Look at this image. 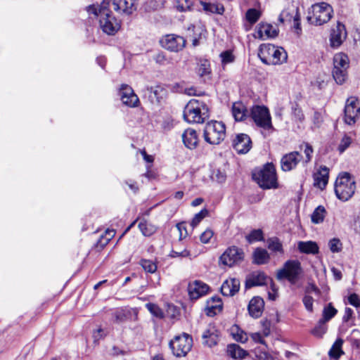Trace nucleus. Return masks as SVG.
<instances>
[{
    "label": "nucleus",
    "instance_id": "1",
    "mask_svg": "<svg viewBox=\"0 0 360 360\" xmlns=\"http://www.w3.org/2000/svg\"><path fill=\"white\" fill-rule=\"evenodd\" d=\"M86 11L97 17L100 29L108 35H115L121 27V22L109 8V0H103L100 5H90L86 7Z\"/></svg>",
    "mask_w": 360,
    "mask_h": 360
},
{
    "label": "nucleus",
    "instance_id": "2",
    "mask_svg": "<svg viewBox=\"0 0 360 360\" xmlns=\"http://www.w3.org/2000/svg\"><path fill=\"white\" fill-rule=\"evenodd\" d=\"M209 115L207 104L200 99L190 100L184 108V118L188 123H202Z\"/></svg>",
    "mask_w": 360,
    "mask_h": 360
},
{
    "label": "nucleus",
    "instance_id": "3",
    "mask_svg": "<svg viewBox=\"0 0 360 360\" xmlns=\"http://www.w3.org/2000/svg\"><path fill=\"white\" fill-rule=\"evenodd\" d=\"M303 275L304 270L301 262L297 259H289L278 270L276 278L280 281L286 279L291 285H296Z\"/></svg>",
    "mask_w": 360,
    "mask_h": 360
},
{
    "label": "nucleus",
    "instance_id": "4",
    "mask_svg": "<svg viewBox=\"0 0 360 360\" xmlns=\"http://www.w3.org/2000/svg\"><path fill=\"white\" fill-rule=\"evenodd\" d=\"M334 189L338 199L342 201H347L355 192V181L349 173H341L335 180Z\"/></svg>",
    "mask_w": 360,
    "mask_h": 360
},
{
    "label": "nucleus",
    "instance_id": "5",
    "mask_svg": "<svg viewBox=\"0 0 360 360\" xmlns=\"http://www.w3.org/2000/svg\"><path fill=\"white\" fill-rule=\"evenodd\" d=\"M333 9L326 3H317L311 6L307 17V21L314 25L319 26L328 22L332 18Z\"/></svg>",
    "mask_w": 360,
    "mask_h": 360
},
{
    "label": "nucleus",
    "instance_id": "6",
    "mask_svg": "<svg viewBox=\"0 0 360 360\" xmlns=\"http://www.w3.org/2000/svg\"><path fill=\"white\" fill-rule=\"evenodd\" d=\"M258 56L262 63L266 65L280 64L287 59V53L283 49H278L270 44H262Z\"/></svg>",
    "mask_w": 360,
    "mask_h": 360
},
{
    "label": "nucleus",
    "instance_id": "7",
    "mask_svg": "<svg viewBox=\"0 0 360 360\" xmlns=\"http://www.w3.org/2000/svg\"><path fill=\"white\" fill-rule=\"evenodd\" d=\"M252 176L262 188L269 189L277 186L276 169L272 163L266 164L262 169L254 172Z\"/></svg>",
    "mask_w": 360,
    "mask_h": 360
},
{
    "label": "nucleus",
    "instance_id": "8",
    "mask_svg": "<svg viewBox=\"0 0 360 360\" xmlns=\"http://www.w3.org/2000/svg\"><path fill=\"white\" fill-rule=\"evenodd\" d=\"M203 136L210 144L218 145L226 136V127L222 122L211 121L205 127Z\"/></svg>",
    "mask_w": 360,
    "mask_h": 360
},
{
    "label": "nucleus",
    "instance_id": "9",
    "mask_svg": "<svg viewBox=\"0 0 360 360\" xmlns=\"http://www.w3.org/2000/svg\"><path fill=\"white\" fill-rule=\"evenodd\" d=\"M348 56L340 52L333 57V77L338 84H342L347 79V69L349 68Z\"/></svg>",
    "mask_w": 360,
    "mask_h": 360
},
{
    "label": "nucleus",
    "instance_id": "10",
    "mask_svg": "<svg viewBox=\"0 0 360 360\" xmlns=\"http://www.w3.org/2000/svg\"><path fill=\"white\" fill-rule=\"evenodd\" d=\"M193 339L191 335L184 333L181 335L176 336L169 342V347L174 355L177 357L185 356L191 349Z\"/></svg>",
    "mask_w": 360,
    "mask_h": 360
},
{
    "label": "nucleus",
    "instance_id": "11",
    "mask_svg": "<svg viewBox=\"0 0 360 360\" xmlns=\"http://www.w3.org/2000/svg\"><path fill=\"white\" fill-rule=\"evenodd\" d=\"M245 252L242 248L233 245L229 247L219 257V264L233 267L244 260Z\"/></svg>",
    "mask_w": 360,
    "mask_h": 360
},
{
    "label": "nucleus",
    "instance_id": "12",
    "mask_svg": "<svg viewBox=\"0 0 360 360\" xmlns=\"http://www.w3.org/2000/svg\"><path fill=\"white\" fill-rule=\"evenodd\" d=\"M251 117L256 125L264 129L273 128L269 109L265 106L255 105L251 109Z\"/></svg>",
    "mask_w": 360,
    "mask_h": 360
},
{
    "label": "nucleus",
    "instance_id": "13",
    "mask_svg": "<svg viewBox=\"0 0 360 360\" xmlns=\"http://www.w3.org/2000/svg\"><path fill=\"white\" fill-rule=\"evenodd\" d=\"M186 39L179 35L169 34L163 36L160 43L162 48L172 52H178L186 46Z\"/></svg>",
    "mask_w": 360,
    "mask_h": 360
},
{
    "label": "nucleus",
    "instance_id": "14",
    "mask_svg": "<svg viewBox=\"0 0 360 360\" xmlns=\"http://www.w3.org/2000/svg\"><path fill=\"white\" fill-rule=\"evenodd\" d=\"M360 112V106L358 103V99L349 98L347 100L344 110V120L346 124H353L358 119V113Z\"/></svg>",
    "mask_w": 360,
    "mask_h": 360
},
{
    "label": "nucleus",
    "instance_id": "15",
    "mask_svg": "<svg viewBox=\"0 0 360 360\" xmlns=\"http://www.w3.org/2000/svg\"><path fill=\"white\" fill-rule=\"evenodd\" d=\"M347 31L345 25L338 22L335 27L332 28L330 34V46L333 49L340 47L346 39Z\"/></svg>",
    "mask_w": 360,
    "mask_h": 360
},
{
    "label": "nucleus",
    "instance_id": "16",
    "mask_svg": "<svg viewBox=\"0 0 360 360\" xmlns=\"http://www.w3.org/2000/svg\"><path fill=\"white\" fill-rule=\"evenodd\" d=\"M109 8L119 14L131 15L135 10L134 0H109Z\"/></svg>",
    "mask_w": 360,
    "mask_h": 360
},
{
    "label": "nucleus",
    "instance_id": "17",
    "mask_svg": "<svg viewBox=\"0 0 360 360\" xmlns=\"http://www.w3.org/2000/svg\"><path fill=\"white\" fill-rule=\"evenodd\" d=\"M210 288L204 282L198 280L190 282L188 285V292L191 300H196L207 295Z\"/></svg>",
    "mask_w": 360,
    "mask_h": 360
},
{
    "label": "nucleus",
    "instance_id": "18",
    "mask_svg": "<svg viewBox=\"0 0 360 360\" xmlns=\"http://www.w3.org/2000/svg\"><path fill=\"white\" fill-rule=\"evenodd\" d=\"M302 155L297 151H293L284 155L281 160V169L290 172L294 169L301 161Z\"/></svg>",
    "mask_w": 360,
    "mask_h": 360
},
{
    "label": "nucleus",
    "instance_id": "19",
    "mask_svg": "<svg viewBox=\"0 0 360 360\" xmlns=\"http://www.w3.org/2000/svg\"><path fill=\"white\" fill-rule=\"evenodd\" d=\"M120 95L122 103L127 106L135 107L139 102L132 88L127 84L121 85Z\"/></svg>",
    "mask_w": 360,
    "mask_h": 360
},
{
    "label": "nucleus",
    "instance_id": "20",
    "mask_svg": "<svg viewBox=\"0 0 360 360\" xmlns=\"http://www.w3.org/2000/svg\"><path fill=\"white\" fill-rule=\"evenodd\" d=\"M232 146L238 153L245 154L251 149L252 141L248 135L238 134L233 140Z\"/></svg>",
    "mask_w": 360,
    "mask_h": 360
},
{
    "label": "nucleus",
    "instance_id": "21",
    "mask_svg": "<svg viewBox=\"0 0 360 360\" xmlns=\"http://www.w3.org/2000/svg\"><path fill=\"white\" fill-rule=\"evenodd\" d=\"M314 186L321 190L325 189L329 179V168L321 165L313 174Z\"/></svg>",
    "mask_w": 360,
    "mask_h": 360
},
{
    "label": "nucleus",
    "instance_id": "22",
    "mask_svg": "<svg viewBox=\"0 0 360 360\" xmlns=\"http://www.w3.org/2000/svg\"><path fill=\"white\" fill-rule=\"evenodd\" d=\"M268 280L271 279L264 272L254 271L246 277L245 286L249 289L254 286L264 285Z\"/></svg>",
    "mask_w": 360,
    "mask_h": 360
},
{
    "label": "nucleus",
    "instance_id": "23",
    "mask_svg": "<svg viewBox=\"0 0 360 360\" xmlns=\"http://www.w3.org/2000/svg\"><path fill=\"white\" fill-rule=\"evenodd\" d=\"M219 333L213 325H209L202 335V344L212 347L217 345L219 340Z\"/></svg>",
    "mask_w": 360,
    "mask_h": 360
},
{
    "label": "nucleus",
    "instance_id": "24",
    "mask_svg": "<svg viewBox=\"0 0 360 360\" xmlns=\"http://www.w3.org/2000/svg\"><path fill=\"white\" fill-rule=\"evenodd\" d=\"M264 302L259 297H253L249 302L248 309L250 316L254 319L259 318L264 311Z\"/></svg>",
    "mask_w": 360,
    "mask_h": 360
},
{
    "label": "nucleus",
    "instance_id": "25",
    "mask_svg": "<svg viewBox=\"0 0 360 360\" xmlns=\"http://www.w3.org/2000/svg\"><path fill=\"white\" fill-rule=\"evenodd\" d=\"M240 289V281L237 278L226 280L221 285V292L224 296H233Z\"/></svg>",
    "mask_w": 360,
    "mask_h": 360
},
{
    "label": "nucleus",
    "instance_id": "26",
    "mask_svg": "<svg viewBox=\"0 0 360 360\" xmlns=\"http://www.w3.org/2000/svg\"><path fill=\"white\" fill-rule=\"evenodd\" d=\"M146 91L148 94L149 99L153 103H159L167 94V90L160 85L147 86Z\"/></svg>",
    "mask_w": 360,
    "mask_h": 360
},
{
    "label": "nucleus",
    "instance_id": "27",
    "mask_svg": "<svg viewBox=\"0 0 360 360\" xmlns=\"http://www.w3.org/2000/svg\"><path fill=\"white\" fill-rule=\"evenodd\" d=\"M257 37L264 39L266 38H274L277 36V30L270 24L259 23L257 31Z\"/></svg>",
    "mask_w": 360,
    "mask_h": 360
},
{
    "label": "nucleus",
    "instance_id": "28",
    "mask_svg": "<svg viewBox=\"0 0 360 360\" xmlns=\"http://www.w3.org/2000/svg\"><path fill=\"white\" fill-rule=\"evenodd\" d=\"M182 139L187 148L190 149L196 148L198 143V138L195 130L193 129H186L182 134Z\"/></svg>",
    "mask_w": 360,
    "mask_h": 360
},
{
    "label": "nucleus",
    "instance_id": "29",
    "mask_svg": "<svg viewBox=\"0 0 360 360\" xmlns=\"http://www.w3.org/2000/svg\"><path fill=\"white\" fill-rule=\"evenodd\" d=\"M222 309V302L219 297H213L207 302L206 314L213 316Z\"/></svg>",
    "mask_w": 360,
    "mask_h": 360
},
{
    "label": "nucleus",
    "instance_id": "30",
    "mask_svg": "<svg viewBox=\"0 0 360 360\" xmlns=\"http://www.w3.org/2000/svg\"><path fill=\"white\" fill-rule=\"evenodd\" d=\"M232 115L236 121H243L248 116V110L242 102L233 103L231 108Z\"/></svg>",
    "mask_w": 360,
    "mask_h": 360
},
{
    "label": "nucleus",
    "instance_id": "31",
    "mask_svg": "<svg viewBox=\"0 0 360 360\" xmlns=\"http://www.w3.org/2000/svg\"><path fill=\"white\" fill-rule=\"evenodd\" d=\"M226 353L228 356L234 359H243L248 355V352L237 344L229 345L226 348Z\"/></svg>",
    "mask_w": 360,
    "mask_h": 360
},
{
    "label": "nucleus",
    "instance_id": "32",
    "mask_svg": "<svg viewBox=\"0 0 360 360\" xmlns=\"http://www.w3.org/2000/svg\"><path fill=\"white\" fill-rule=\"evenodd\" d=\"M204 11L207 13H215L222 15L224 12V7L222 4L217 1L210 3L203 1H200Z\"/></svg>",
    "mask_w": 360,
    "mask_h": 360
},
{
    "label": "nucleus",
    "instance_id": "33",
    "mask_svg": "<svg viewBox=\"0 0 360 360\" xmlns=\"http://www.w3.org/2000/svg\"><path fill=\"white\" fill-rule=\"evenodd\" d=\"M297 249L302 253L315 255L319 252V246L316 242L300 241Z\"/></svg>",
    "mask_w": 360,
    "mask_h": 360
},
{
    "label": "nucleus",
    "instance_id": "34",
    "mask_svg": "<svg viewBox=\"0 0 360 360\" xmlns=\"http://www.w3.org/2000/svg\"><path fill=\"white\" fill-rule=\"evenodd\" d=\"M269 260V255L265 249L257 248L253 252V262L257 264H264Z\"/></svg>",
    "mask_w": 360,
    "mask_h": 360
},
{
    "label": "nucleus",
    "instance_id": "35",
    "mask_svg": "<svg viewBox=\"0 0 360 360\" xmlns=\"http://www.w3.org/2000/svg\"><path fill=\"white\" fill-rule=\"evenodd\" d=\"M343 340L340 338L336 340V341L332 345L330 349L328 352V355L331 359H338L343 354L342 346Z\"/></svg>",
    "mask_w": 360,
    "mask_h": 360
},
{
    "label": "nucleus",
    "instance_id": "36",
    "mask_svg": "<svg viewBox=\"0 0 360 360\" xmlns=\"http://www.w3.org/2000/svg\"><path fill=\"white\" fill-rule=\"evenodd\" d=\"M192 30V31L194 32V37L193 39V46H196L199 45V39L201 37V35H204V34L206 32V30L204 29L203 26L202 25H191L188 27V30Z\"/></svg>",
    "mask_w": 360,
    "mask_h": 360
},
{
    "label": "nucleus",
    "instance_id": "37",
    "mask_svg": "<svg viewBox=\"0 0 360 360\" xmlns=\"http://www.w3.org/2000/svg\"><path fill=\"white\" fill-rule=\"evenodd\" d=\"M326 321L320 319L314 329L311 330V334L317 338H322L327 331Z\"/></svg>",
    "mask_w": 360,
    "mask_h": 360
},
{
    "label": "nucleus",
    "instance_id": "38",
    "mask_svg": "<svg viewBox=\"0 0 360 360\" xmlns=\"http://www.w3.org/2000/svg\"><path fill=\"white\" fill-rule=\"evenodd\" d=\"M268 248L275 252H283V245L276 237L270 238L267 240Z\"/></svg>",
    "mask_w": 360,
    "mask_h": 360
},
{
    "label": "nucleus",
    "instance_id": "39",
    "mask_svg": "<svg viewBox=\"0 0 360 360\" xmlns=\"http://www.w3.org/2000/svg\"><path fill=\"white\" fill-rule=\"evenodd\" d=\"M326 209L323 206L317 207L311 214V221L314 224L321 223L325 217Z\"/></svg>",
    "mask_w": 360,
    "mask_h": 360
},
{
    "label": "nucleus",
    "instance_id": "40",
    "mask_svg": "<svg viewBox=\"0 0 360 360\" xmlns=\"http://www.w3.org/2000/svg\"><path fill=\"white\" fill-rule=\"evenodd\" d=\"M338 313V310L333 306L332 303L328 304L326 307H324L323 309L321 319L325 321H329L332 318H333Z\"/></svg>",
    "mask_w": 360,
    "mask_h": 360
},
{
    "label": "nucleus",
    "instance_id": "41",
    "mask_svg": "<svg viewBox=\"0 0 360 360\" xmlns=\"http://www.w3.org/2000/svg\"><path fill=\"white\" fill-rule=\"evenodd\" d=\"M246 240L249 243H252L255 241H263L264 233L262 229H254L248 235L245 236Z\"/></svg>",
    "mask_w": 360,
    "mask_h": 360
},
{
    "label": "nucleus",
    "instance_id": "42",
    "mask_svg": "<svg viewBox=\"0 0 360 360\" xmlns=\"http://www.w3.org/2000/svg\"><path fill=\"white\" fill-rule=\"evenodd\" d=\"M140 265L146 272L153 274L157 271V264L150 259H142L140 261Z\"/></svg>",
    "mask_w": 360,
    "mask_h": 360
},
{
    "label": "nucleus",
    "instance_id": "43",
    "mask_svg": "<svg viewBox=\"0 0 360 360\" xmlns=\"http://www.w3.org/2000/svg\"><path fill=\"white\" fill-rule=\"evenodd\" d=\"M195 0H178L176 8L181 12L191 11Z\"/></svg>",
    "mask_w": 360,
    "mask_h": 360
},
{
    "label": "nucleus",
    "instance_id": "44",
    "mask_svg": "<svg viewBox=\"0 0 360 360\" xmlns=\"http://www.w3.org/2000/svg\"><path fill=\"white\" fill-rule=\"evenodd\" d=\"M195 0H178L176 8L181 12L191 11Z\"/></svg>",
    "mask_w": 360,
    "mask_h": 360
},
{
    "label": "nucleus",
    "instance_id": "45",
    "mask_svg": "<svg viewBox=\"0 0 360 360\" xmlns=\"http://www.w3.org/2000/svg\"><path fill=\"white\" fill-rule=\"evenodd\" d=\"M148 311L155 317L162 319L165 316L164 312L157 304L148 303L146 304Z\"/></svg>",
    "mask_w": 360,
    "mask_h": 360
},
{
    "label": "nucleus",
    "instance_id": "46",
    "mask_svg": "<svg viewBox=\"0 0 360 360\" xmlns=\"http://www.w3.org/2000/svg\"><path fill=\"white\" fill-rule=\"evenodd\" d=\"M208 210L204 208L200 212L195 214L191 222V226L193 228L195 227L205 217L208 215Z\"/></svg>",
    "mask_w": 360,
    "mask_h": 360
},
{
    "label": "nucleus",
    "instance_id": "47",
    "mask_svg": "<svg viewBox=\"0 0 360 360\" xmlns=\"http://www.w3.org/2000/svg\"><path fill=\"white\" fill-rule=\"evenodd\" d=\"M260 15L257 9L250 8L246 12V19L250 24H254L259 20Z\"/></svg>",
    "mask_w": 360,
    "mask_h": 360
},
{
    "label": "nucleus",
    "instance_id": "48",
    "mask_svg": "<svg viewBox=\"0 0 360 360\" xmlns=\"http://www.w3.org/2000/svg\"><path fill=\"white\" fill-rule=\"evenodd\" d=\"M292 115L295 121L302 122L304 116L297 103H293L291 107Z\"/></svg>",
    "mask_w": 360,
    "mask_h": 360
},
{
    "label": "nucleus",
    "instance_id": "49",
    "mask_svg": "<svg viewBox=\"0 0 360 360\" xmlns=\"http://www.w3.org/2000/svg\"><path fill=\"white\" fill-rule=\"evenodd\" d=\"M300 147H304V153L305 155V159L303 160V163L307 165L311 161L312 158V153L314 151L312 146L308 143H304Z\"/></svg>",
    "mask_w": 360,
    "mask_h": 360
},
{
    "label": "nucleus",
    "instance_id": "50",
    "mask_svg": "<svg viewBox=\"0 0 360 360\" xmlns=\"http://www.w3.org/2000/svg\"><path fill=\"white\" fill-rule=\"evenodd\" d=\"M328 247L332 252H339L342 248V245L340 239L334 238L329 240Z\"/></svg>",
    "mask_w": 360,
    "mask_h": 360
},
{
    "label": "nucleus",
    "instance_id": "51",
    "mask_svg": "<svg viewBox=\"0 0 360 360\" xmlns=\"http://www.w3.org/2000/svg\"><path fill=\"white\" fill-rule=\"evenodd\" d=\"M198 72L200 76L207 75L210 73V63L208 60H201Z\"/></svg>",
    "mask_w": 360,
    "mask_h": 360
},
{
    "label": "nucleus",
    "instance_id": "52",
    "mask_svg": "<svg viewBox=\"0 0 360 360\" xmlns=\"http://www.w3.org/2000/svg\"><path fill=\"white\" fill-rule=\"evenodd\" d=\"M352 139L347 135H345L342 139L340 143L338 146L340 153H343L351 144Z\"/></svg>",
    "mask_w": 360,
    "mask_h": 360
},
{
    "label": "nucleus",
    "instance_id": "53",
    "mask_svg": "<svg viewBox=\"0 0 360 360\" xmlns=\"http://www.w3.org/2000/svg\"><path fill=\"white\" fill-rule=\"evenodd\" d=\"M302 302L304 305L305 309L309 311H313V304H314V299L311 296L309 295H305L302 298Z\"/></svg>",
    "mask_w": 360,
    "mask_h": 360
},
{
    "label": "nucleus",
    "instance_id": "54",
    "mask_svg": "<svg viewBox=\"0 0 360 360\" xmlns=\"http://www.w3.org/2000/svg\"><path fill=\"white\" fill-rule=\"evenodd\" d=\"M220 57L221 58V62L224 64H227L233 62L234 56L232 54L231 51H226L222 52L220 54Z\"/></svg>",
    "mask_w": 360,
    "mask_h": 360
},
{
    "label": "nucleus",
    "instance_id": "55",
    "mask_svg": "<svg viewBox=\"0 0 360 360\" xmlns=\"http://www.w3.org/2000/svg\"><path fill=\"white\" fill-rule=\"evenodd\" d=\"M176 228L179 232V241H181L188 236L186 223L181 222L177 224Z\"/></svg>",
    "mask_w": 360,
    "mask_h": 360
},
{
    "label": "nucleus",
    "instance_id": "56",
    "mask_svg": "<svg viewBox=\"0 0 360 360\" xmlns=\"http://www.w3.org/2000/svg\"><path fill=\"white\" fill-rule=\"evenodd\" d=\"M190 255H191L190 252L186 248H184V250H182L181 251L172 250L169 254V256L171 257H189Z\"/></svg>",
    "mask_w": 360,
    "mask_h": 360
},
{
    "label": "nucleus",
    "instance_id": "57",
    "mask_svg": "<svg viewBox=\"0 0 360 360\" xmlns=\"http://www.w3.org/2000/svg\"><path fill=\"white\" fill-rule=\"evenodd\" d=\"M213 231L210 229L205 230L200 236V241L203 243H207L213 236Z\"/></svg>",
    "mask_w": 360,
    "mask_h": 360
},
{
    "label": "nucleus",
    "instance_id": "58",
    "mask_svg": "<svg viewBox=\"0 0 360 360\" xmlns=\"http://www.w3.org/2000/svg\"><path fill=\"white\" fill-rule=\"evenodd\" d=\"M311 292H314L316 295H320L321 290L314 283H309L305 288V293L307 295Z\"/></svg>",
    "mask_w": 360,
    "mask_h": 360
},
{
    "label": "nucleus",
    "instance_id": "59",
    "mask_svg": "<svg viewBox=\"0 0 360 360\" xmlns=\"http://www.w3.org/2000/svg\"><path fill=\"white\" fill-rule=\"evenodd\" d=\"M154 60L159 65H165L167 63V59L163 52H159L153 57Z\"/></svg>",
    "mask_w": 360,
    "mask_h": 360
},
{
    "label": "nucleus",
    "instance_id": "60",
    "mask_svg": "<svg viewBox=\"0 0 360 360\" xmlns=\"http://www.w3.org/2000/svg\"><path fill=\"white\" fill-rule=\"evenodd\" d=\"M262 333L264 336L267 337L271 333V321L265 320L262 321Z\"/></svg>",
    "mask_w": 360,
    "mask_h": 360
},
{
    "label": "nucleus",
    "instance_id": "61",
    "mask_svg": "<svg viewBox=\"0 0 360 360\" xmlns=\"http://www.w3.org/2000/svg\"><path fill=\"white\" fill-rule=\"evenodd\" d=\"M348 302L350 304L359 307L360 306V300L359 298V296L354 293L349 296L348 297Z\"/></svg>",
    "mask_w": 360,
    "mask_h": 360
},
{
    "label": "nucleus",
    "instance_id": "62",
    "mask_svg": "<svg viewBox=\"0 0 360 360\" xmlns=\"http://www.w3.org/2000/svg\"><path fill=\"white\" fill-rule=\"evenodd\" d=\"M139 228L140 231H141V233L146 236H149L152 234L151 230L148 229V226H147V224L146 222H140L139 224Z\"/></svg>",
    "mask_w": 360,
    "mask_h": 360
},
{
    "label": "nucleus",
    "instance_id": "63",
    "mask_svg": "<svg viewBox=\"0 0 360 360\" xmlns=\"http://www.w3.org/2000/svg\"><path fill=\"white\" fill-rule=\"evenodd\" d=\"M234 339L240 342H245L248 340L247 335L243 331L237 332L233 334Z\"/></svg>",
    "mask_w": 360,
    "mask_h": 360
},
{
    "label": "nucleus",
    "instance_id": "64",
    "mask_svg": "<svg viewBox=\"0 0 360 360\" xmlns=\"http://www.w3.org/2000/svg\"><path fill=\"white\" fill-rule=\"evenodd\" d=\"M113 315L115 321L118 323L124 321L126 319V316L122 309L115 311Z\"/></svg>",
    "mask_w": 360,
    "mask_h": 360
}]
</instances>
